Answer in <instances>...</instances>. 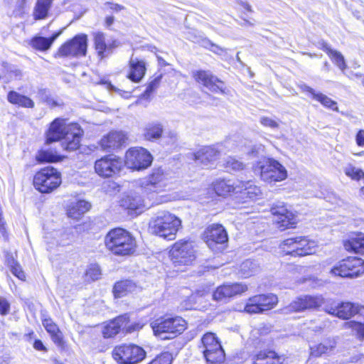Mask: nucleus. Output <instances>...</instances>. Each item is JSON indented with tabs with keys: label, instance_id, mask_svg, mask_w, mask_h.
<instances>
[{
	"label": "nucleus",
	"instance_id": "60",
	"mask_svg": "<svg viewBox=\"0 0 364 364\" xmlns=\"http://www.w3.org/2000/svg\"><path fill=\"white\" fill-rule=\"evenodd\" d=\"M356 143L360 146H364V130H360L356 135Z\"/></svg>",
	"mask_w": 364,
	"mask_h": 364
},
{
	"label": "nucleus",
	"instance_id": "37",
	"mask_svg": "<svg viewBox=\"0 0 364 364\" xmlns=\"http://www.w3.org/2000/svg\"><path fill=\"white\" fill-rule=\"evenodd\" d=\"M136 288V284L131 280H122L115 283L113 287V294L115 297L121 298L128 293L134 291Z\"/></svg>",
	"mask_w": 364,
	"mask_h": 364
},
{
	"label": "nucleus",
	"instance_id": "34",
	"mask_svg": "<svg viewBox=\"0 0 364 364\" xmlns=\"http://www.w3.org/2000/svg\"><path fill=\"white\" fill-rule=\"evenodd\" d=\"M61 31L53 33L50 38L36 36L31 41V46L38 50L45 51L48 50L53 43L60 35Z\"/></svg>",
	"mask_w": 364,
	"mask_h": 364
},
{
	"label": "nucleus",
	"instance_id": "18",
	"mask_svg": "<svg viewBox=\"0 0 364 364\" xmlns=\"http://www.w3.org/2000/svg\"><path fill=\"white\" fill-rule=\"evenodd\" d=\"M319 305L320 299L318 298L305 295L296 298L289 305L283 307L279 311L282 314H290L301 312L306 309H314Z\"/></svg>",
	"mask_w": 364,
	"mask_h": 364
},
{
	"label": "nucleus",
	"instance_id": "17",
	"mask_svg": "<svg viewBox=\"0 0 364 364\" xmlns=\"http://www.w3.org/2000/svg\"><path fill=\"white\" fill-rule=\"evenodd\" d=\"M278 302L273 294L255 295L248 299L245 311L249 314H259L272 309Z\"/></svg>",
	"mask_w": 364,
	"mask_h": 364
},
{
	"label": "nucleus",
	"instance_id": "64",
	"mask_svg": "<svg viewBox=\"0 0 364 364\" xmlns=\"http://www.w3.org/2000/svg\"><path fill=\"white\" fill-rule=\"evenodd\" d=\"M301 89L304 92H309L311 97H313V99H314L315 97V95H317V93L315 92V90L314 89H312L311 87L304 85L301 87Z\"/></svg>",
	"mask_w": 364,
	"mask_h": 364
},
{
	"label": "nucleus",
	"instance_id": "44",
	"mask_svg": "<svg viewBox=\"0 0 364 364\" xmlns=\"http://www.w3.org/2000/svg\"><path fill=\"white\" fill-rule=\"evenodd\" d=\"M343 171L345 174L353 180L358 181L364 177V172L352 164H348Z\"/></svg>",
	"mask_w": 364,
	"mask_h": 364
},
{
	"label": "nucleus",
	"instance_id": "12",
	"mask_svg": "<svg viewBox=\"0 0 364 364\" xmlns=\"http://www.w3.org/2000/svg\"><path fill=\"white\" fill-rule=\"evenodd\" d=\"M331 273L341 277H358L364 274V261L359 257H349L334 266Z\"/></svg>",
	"mask_w": 364,
	"mask_h": 364
},
{
	"label": "nucleus",
	"instance_id": "32",
	"mask_svg": "<svg viewBox=\"0 0 364 364\" xmlns=\"http://www.w3.org/2000/svg\"><path fill=\"white\" fill-rule=\"evenodd\" d=\"M129 65L130 73L128 77L133 82H139L145 74L146 68L144 62L132 58L129 61Z\"/></svg>",
	"mask_w": 364,
	"mask_h": 364
},
{
	"label": "nucleus",
	"instance_id": "7",
	"mask_svg": "<svg viewBox=\"0 0 364 364\" xmlns=\"http://www.w3.org/2000/svg\"><path fill=\"white\" fill-rule=\"evenodd\" d=\"M279 247L286 255L302 257L315 253L317 244L307 237L299 236L284 240Z\"/></svg>",
	"mask_w": 364,
	"mask_h": 364
},
{
	"label": "nucleus",
	"instance_id": "19",
	"mask_svg": "<svg viewBox=\"0 0 364 364\" xmlns=\"http://www.w3.org/2000/svg\"><path fill=\"white\" fill-rule=\"evenodd\" d=\"M195 80L213 92L225 93L224 82L213 75L210 71L197 70L193 72Z\"/></svg>",
	"mask_w": 364,
	"mask_h": 364
},
{
	"label": "nucleus",
	"instance_id": "59",
	"mask_svg": "<svg viewBox=\"0 0 364 364\" xmlns=\"http://www.w3.org/2000/svg\"><path fill=\"white\" fill-rule=\"evenodd\" d=\"M0 234L5 240H6L8 238V235H7L6 228V224L3 221V218L1 217V213H0Z\"/></svg>",
	"mask_w": 364,
	"mask_h": 364
},
{
	"label": "nucleus",
	"instance_id": "5",
	"mask_svg": "<svg viewBox=\"0 0 364 364\" xmlns=\"http://www.w3.org/2000/svg\"><path fill=\"white\" fill-rule=\"evenodd\" d=\"M254 171L267 183L279 182L287 178L286 168L278 161L270 158H264L257 161L254 166Z\"/></svg>",
	"mask_w": 364,
	"mask_h": 364
},
{
	"label": "nucleus",
	"instance_id": "33",
	"mask_svg": "<svg viewBox=\"0 0 364 364\" xmlns=\"http://www.w3.org/2000/svg\"><path fill=\"white\" fill-rule=\"evenodd\" d=\"M42 323L53 341L58 346H62L63 345V334L58 326L50 318H44Z\"/></svg>",
	"mask_w": 364,
	"mask_h": 364
},
{
	"label": "nucleus",
	"instance_id": "57",
	"mask_svg": "<svg viewBox=\"0 0 364 364\" xmlns=\"http://www.w3.org/2000/svg\"><path fill=\"white\" fill-rule=\"evenodd\" d=\"M105 6H109V8L112 10V11H120L123 9H124V6H122V5H120V4H115V3H113V2H106L105 4Z\"/></svg>",
	"mask_w": 364,
	"mask_h": 364
},
{
	"label": "nucleus",
	"instance_id": "26",
	"mask_svg": "<svg viewBox=\"0 0 364 364\" xmlns=\"http://www.w3.org/2000/svg\"><path fill=\"white\" fill-rule=\"evenodd\" d=\"M129 316L124 314L119 316L107 323L102 330V334L105 338H112L115 336L123 326L128 323Z\"/></svg>",
	"mask_w": 364,
	"mask_h": 364
},
{
	"label": "nucleus",
	"instance_id": "16",
	"mask_svg": "<svg viewBox=\"0 0 364 364\" xmlns=\"http://www.w3.org/2000/svg\"><path fill=\"white\" fill-rule=\"evenodd\" d=\"M124 163L120 158L114 155H107L95 163V172L104 178L112 177L120 172Z\"/></svg>",
	"mask_w": 364,
	"mask_h": 364
},
{
	"label": "nucleus",
	"instance_id": "3",
	"mask_svg": "<svg viewBox=\"0 0 364 364\" xmlns=\"http://www.w3.org/2000/svg\"><path fill=\"white\" fill-rule=\"evenodd\" d=\"M181 225V220L169 212L163 211L157 214L149 225L153 234L172 240L175 239L176 233Z\"/></svg>",
	"mask_w": 364,
	"mask_h": 364
},
{
	"label": "nucleus",
	"instance_id": "22",
	"mask_svg": "<svg viewBox=\"0 0 364 364\" xmlns=\"http://www.w3.org/2000/svg\"><path fill=\"white\" fill-rule=\"evenodd\" d=\"M248 287L244 283H232L218 287L213 294L215 301H225L247 291Z\"/></svg>",
	"mask_w": 364,
	"mask_h": 364
},
{
	"label": "nucleus",
	"instance_id": "51",
	"mask_svg": "<svg viewBox=\"0 0 364 364\" xmlns=\"http://www.w3.org/2000/svg\"><path fill=\"white\" fill-rule=\"evenodd\" d=\"M9 265L10 267L11 272L14 276H16L21 280L25 279V274L22 271L21 266L17 262L12 259L11 261L9 262Z\"/></svg>",
	"mask_w": 364,
	"mask_h": 364
},
{
	"label": "nucleus",
	"instance_id": "52",
	"mask_svg": "<svg viewBox=\"0 0 364 364\" xmlns=\"http://www.w3.org/2000/svg\"><path fill=\"white\" fill-rule=\"evenodd\" d=\"M172 355L168 352H164L154 358L149 364H171Z\"/></svg>",
	"mask_w": 364,
	"mask_h": 364
},
{
	"label": "nucleus",
	"instance_id": "36",
	"mask_svg": "<svg viewBox=\"0 0 364 364\" xmlns=\"http://www.w3.org/2000/svg\"><path fill=\"white\" fill-rule=\"evenodd\" d=\"M336 346V342L333 338H328L322 343L312 346L310 348L311 355L318 357L323 354L330 353Z\"/></svg>",
	"mask_w": 364,
	"mask_h": 364
},
{
	"label": "nucleus",
	"instance_id": "9",
	"mask_svg": "<svg viewBox=\"0 0 364 364\" xmlns=\"http://www.w3.org/2000/svg\"><path fill=\"white\" fill-rule=\"evenodd\" d=\"M199 348L208 363L220 364L225 360V352L213 333H207L202 337Z\"/></svg>",
	"mask_w": 364,
	"mask_h": 364
},
{
	"label": "nucleus",
	"instance_id": "2",
	"mask_svg": "<svg viewBox=\"0 0 364 364\" xmlns=\"http://www.w3.org/2000/svg\"><path fill=\"white\" fill-rule=\"evenodd\" d=\"M106 247L114 255L126 256L133 254L136 247L134 237L126 230L114 228L105 237Z\"/></svg>",
	"mask_w": 364,
	"mask_h": 364
},
{
	"label": "nucleus",
	"instance_id": "54",
	"mask_svg": "<svg viewBox=\"0 0 364 364\" xmlns=\"http://www.w3.org/2000/svg\"><path fill=\"white\" fill-rule=\"evenodd\" d=\"M61 238L56 241L58 245H64L67 240H71L73 238V234L70 230H64L60 232Z\"/></svg>",
	"mask_w": 364,
	"mask_h": 364
},
{
	"label": "nucleus",
	"instance_id": "39",
	"mask_svg": "<svg viewBox=\"0 0 364 364\" xmlns=\"http://www.w3.org/2000/svg\"><path fill=\"white\" fill-rule=\"evenodd\" d=\"M282 358L275 352H260L257 355L254 364H281Z\"/></svg>",
	"mask_w": 364,
	"mask_h": 364
},
{
	"label": "nucleus",
	"instance_id": "61",
	"mask_svg": "<svg viewBox=\"0 0 364 364\" xmlns=\"http://www.w3.org/2000/svg\"><path fill=\"white\" fill-rule=\"evenodd\" d=\"M321 49L325 51L328 56H330L336 50L332 49L326 42L323 41L321 43Z\"/></svg>",
	"mask_w": 364,
	"mask_h": 364
},
{
	"label": "nucleus",
	"instance_id": "53",
	"mask_svg": "<svg viewBox=\"0 0 364 364\" xmlns=\"http://www.w3.org/2000/svg\"><path fill=\"white\" fill-rule=\"evenodd\" d=\"M161 78V76H158L149 83L146 90L142 95L144 98L149 97L150 95L159 87Z\"/></svg>",
	"mask_w": 364,
	"mask_h": 364
},
{
	"label": "nucleus",
	"instance_id": "55",
	"mask_svg": "<svg viewBox=\"0 0 364 364\" xmlns=\"http://www.w3.org/2000/svg\"><path fill=\"white\" fill-rule=\"evenodd\" d=\"M142 326V325L136 322L129 323V321L128 323L123 326V331H125L126 333H132L135 331H139Z\"/></svg>",
	"mask_w": 364,
	"mask_h": 364
},
{
	"label": "nucleus",
	"instance_id": "8",
	"mask_svg": "<svg viewBox=\"0 0 364 364\" xmlns=\"http://www.w3.org/2000/svg\"><path fill=\"white\" fill-rule=\"evenodd\" d=\"M167 186V178L163 170L161 168L155 169L149 178L141 183V194L152 201V204L158 203L156 195L165 191Z\"/></svg>",
	"mask_w": 364,
	"mask_h": 364
},
{
	"label": "nucleus",
	"instance_id": "31",
	"mask_svg": "<svg viewBox=\"0 0 364 364\" xmlns=\"http://www.w3.org/2000/svg\"><path fill=\"white\" fill-rule=\"evenodd\" d=\"M91 207L90 203L85 200H78L71 203L67 210L68 218L79 220Z\"/></svg>",
	"mask_w": 364,
	"mask_h": 364
},
{
	"label": "nucleus",
	"instance_id": "35",
	"mask_svg": "<svg viewBox=\"0 0 364 364\" xmlns=\"http://www.w3.org/2000/svg\"><path fill=\"white\" fill-rule=\"evenodd\" d=\"M53 0H37L33 11V18L36 21L47 18Z\"/></svg>",
	"mask_w": 364,
	"mask_h": 364
},
{
	"label": "nucleus",
	"instance_id": "49",
	"mask_svg": "<svg viewBox=\"0 0 364 364\" xmlns=\"http://www.w3.org/2000/svg\"><path fill=\"white\" fill-rule=\"evenodd\" d=\"M101 271L100 267L96 264H92L86 272V279L87 281H95L100 279Z\"/></svg>",
	"mask_w": 364,
	"mask_h": 364
},
{
	"label": "nucleus",
	"instance_id": "42",
	"mask_svg": "<svg viewBox=\"0 0 364 364\" xmlns=\"http://www.w3.org/2000/svg\"><path fill=\"white\" fill-rule=\"evenodd\" d=\"M1 66L4 70L2 71L3 77L6 79V82L12 80L20 79L22 76L21 71L15 65H11L6 62H3Z\"/></svg>",
	"mask_w": 364,
	"mask_h": 364
},
{
	"label": "nucleus",
	"instance_id": "56",
	"mask_svg": "<svg viewBox=\"0 0 364 364\" xmlns=\"http://www.w3.org/2000/svg\"><path fill=\"white\" fill-rule=\"evenodd\" d=\"M164 138H168V140L166 141V143L174 144L178 139V135L175 132L170 131L167 132Z\"/></svg>",
	"mask_w": 364,
	"mask_h": 364
},
{
	"label": "nucleus",
	"instance_id": "10",
	"mask_svg": "<svg viewBox=\"0 0 364 364\" xmlns=\"http://www.w3.org/2000/svg\"><path fill=\"white\" fill-rule=\"evenodd\" d=\"M145 356V350L133 343L117 346L112 350V357L119 364H136L141 362Z\"/></svg>",
	"mask_w": 364,
	"mask_h": 364
},
{
	"label": "nucleus",
	"instance_id": "15",
	"mask_svg": "<svg viewBox=\"0 0 364 364\" xmlns=\"http://www.w3.org/2000/svg\"><path fill=\"white\" fill-rule=\"evenodd\" d=\"M151 155L144 148L134 147L126 152L124 163L129 168L145 169L151 164Z\"/></svg>",
	"mask_w": 364,
	"mask_h": 364
},
{
	"label": "nucleus",
	"instance_id": "13",
	"mask_svg": "<svg viewBox=\"0 0 364 364\" xmlns=\"http://www.w3.org/2000/svg\"><path fill=\"white\" fill-rule=\"evenodd\" d=\"M170 257L175 267L191 264L196 257L193 244L188 241L176 242L170 250Z\"/></svg>",
	"mask_w": 364,
	"mask_h": 364
},
{
	"label": "nucleus",
	"instance_id": "58",
	"mask_svg": "<svg viewBox=\"0 0 364 364\" xmlns=\"http://www.w3.org/2000/svg\"><path fill=\"white\" fill-rule=\"evenodd\" d=\"M9 309V304L5 300L0 299V312L1 314H6Z\"/></svg>",
	"mask_w": 364,
	"mask_h": 364
},
{
	"label": "nucleus",
	"instance_id": "38",
	"mask_svg": "<svg viewBox=\"0 0 364 364\" xmlns=\"http://www.w3.org/2000/svg\"><path fill=\"white\" fill-rule=\"evenodd\" d=\"M7 100L10 103L21 107L28 108L34 107V102L31 99L15 91H10L8 93Z\"/></svg>",
	"mask_w": 364,
	"mask_h": 364
},
{
	"label": "nucleus",
	"instance_id": "46",
	"mask_svg": "<svg viewBox=\"0 0 364 364\" xmlns=\"http://www.w3.org/2000/svg\"><path fill=\"white\" fill-rule=\"evenodd\" d=\"M314 100L320 102L323 106L328 108H331L333 110L337 109L336 102L322 93H317V95H315Z\"/></svg>",
	"mask_w": 364,
	"mask_h": 364
},
{
	"label": "nucleus",
	"instance_id": "1",
	"mask_svg": "<svg viewBox=\"0 0 364 364\" xmlns=\"http://www.w3.org/2000/svg\"><path fill=\"white\" fill-rule=\"evenodd\" d=\"M82 135L83 131L77 124H66L64 119L58 118L50 124L46 134V143L50 144L64 139V149L75 151L79 148Z\"/></svg>",
	"mask_w": 364,
	"mask_h": 364
},
{
	"label": "nucleus",
	"instance_id": "14",
	"mask_svg": "<svg viewBox=\"0 0 364 364\" xmlns=\"http://www.w3.org/2000/svg\"><path fill=\"white\" fill-rule=\"evenodd\" d=\"M87 48V36L81 33L62 45L58 50L57 55L59 57L85 56Z\"/></svg>",
	"mask_w": 364,
	"mask_h": 364
},
{
	"label": "nucleus",
	"instance_id": "47",
	"mask_svg": "<svg viewBox=\"0 0 364 364\" xmlns=\"http://www.w3.org/2000/svg\"><path fill=\"white\" fill-rule=\"evenodd\" d=\"M225 166L228 169L232 171L242 170L245 167V164L242 161L231 156L227 158Z\"/></svg>",
	"mask_w": 364,
	"mask_h": 364
},
{
	"label": "nucleus",
	"instance_id": "6",
	"mask_svg": "<svg viewBox=\"0 0 364 364\" xmlns=\"http://www.w3.org/2000/svg\"><path fill=\"white\" fill-rule=\"evenodd\" d=\"M151 325L154 334L163 340L176 337L186 328V321L180 316L161 317L156 319Z\"/></svg>",
	"mask_w": 364,
	"mask_h": 364
},
{
	"label": "nucleus",
	"instance_id": "48",
	"mask_svg": "<svg viewBox=\"0 0 364 364\" xmlns=\"http://www.w3.org/2000/svg\"><path fill=\"white\" fill-rule=\"evenodd\" d=\"M329 57L343 72L346 70L347 65L341 53L336 50Z\"/></svg>",
	"mask_w": 364,
	"mask_h": 364
},
{
	"label": "nucleus",
	"instance_id": "24",
	"mask_svg": "<svg viewBox=\"0 0 364 364\" xmlns=\"http://www.w3.org/2000/svg\"><path fill=\"white\" fill-rule=\"evenodd\" d=\"M127 139V134L122 131H112L101 139L100 144L104 151H111L123 146Z\"/></svg>",
	"mask_w": 364,
	"mask_h": 364
},
{
	"label": "nucleus",
	"instance_id": "43",
	"mask_svg": "<svg viewBox=\"0 0 364 364\" xmlns=\"http://www.w3.org/2000/svg\"><path fill=\"white\" fill-rule=\"evenodd\" d=\"M28 0H15L13 6L12 15L17 18H23L28 14Z\"/></svg>",
	"mask_w": 364,
	"mask_h": 364
},
{
	"label": "nucleus",
	"instance_id": "45",
	"mask_svg": "<svg viewBox=\"0 0 364 364\" xmlns=\"http://www.w3.org/2000/svg\"><path fill=\"white\" fill-rule=\"evenodd\" d=\"M58 156L48 150H41L36 155V160L39 162H55L58 160Z\"/></svg>",
	"mask_w": 364,
	"mask_h": 364
},
{
	"label": "nucleus",
	"instance_id": "27",
	"mask_svg": "<svg viewBox=\"0 0 364 364\" xmlns=\"http://www.w3.org/2000/svg\"><path fill=\"white\" fill-rule=\"evenodd\" d=\"M146 205L145 199L139 193H131L121 200V206L131 210H136Z\"/></svg>",
	"mask_w": 364,
	"mask_h": 364
},
{
	"label": "nucleus",
	"instance_id": "63",
	"mask_svg": "<svg viewBox=\"0 0 364 364\" xmlns=\"http://www.w3.org/2000/svg\"><path fill=\"white\" fill-rule=\"evenodd\" d=\"M326 311L328 314L334 315L338 317V304H336L334 306L327 307Z\"/></svg>",
	"mask_w": 364,
	"mask_h": 364
},
{
	"label": "nucleus",
	"instance_id": "4",
	"mask_svg": "<svg viewBox=\"0 0 364 364\" xmlns=\"http://www.w3.org/2000/svg\"><path fill=\"white\" fill-rule=\"evenodd\" d=\"M338 317L342 319H349L357 316L358 320L350 321L346 324L355 332L358 338L364 340V306L351 302L338 303Z\"/></svg>",
	"mask_w": 364,
	"mask_h": 364
},
{
	"label": "nucleus",
	"instance_id": "62",
	"mask_svg": "<svg viewBox=\"0 0 364 364\" xmlns=\"http://www.w3.org/2000/svg\"><path fill=\"white\" fill-rule=\"evenodd\" d=\"M33 347L37 350L46 351V348L44 346L43 343L40 340H36L33 343Z\"/></svg>",
	"mask_w": 364,
	"mask_h": 364
},
{
	"label": "nucleus",
	"instance_id": "30",
	"mask_svg": "<svg viewBox=\"0 0 364 364\" xmlns=\"http://www.w3.org/2000/svg\"><path fill=\"white\" fill-rule=\"evenodd\" d=\"M164 126L159 122L147 123L143 129V136L146 140L154 141L161 138Z\"/></svg>",
	"mask_w": 364,
	"mask_h": 364
},
{
	"label": "nucleus",
	"instance_id": "28",
	"mask_svg": "<svg viewBox=\"0 0 364 364\" xmlns=\"http://www.w3.org/2000/svg\"><path fill=\"white\" fill-rule=\"evenodd\" d=\"M239 185L237 193H240L243 199L255 200L262 195L260 188L251 181H239Z\"/></svg>",
	"mask_w": 364,
	"mask_h": 364
},
{
	"label": "nucleus",
	"instance_id": "41",
	"mask_svg": "<svg viewBox=\"0 0 364 364\" xmlns=\"http://www.w3.org/2000/svg\"><path fill=\"white\" fill-rule=\"evenodd\" d=\"M259 271V264L255 260L247 259L240 264V272L244 277H251Z\"/></svg>",
	"mask_w": 364,
	"mask_h": 364
},
{
	"label": "nucleus",
	"instance_id": "50",
	"mask_svg": "<svg viewBox=\"0 0 364 364\" xmlns=\"http://www.w3.org/2000/svg\"><path fill=\"white\" fill-rule=\"evenodd\" d=\"M259 123L264 127H269L274 130L279 128L280 121L267 116H262L259 118Z\"/></svg>",
	"mask_w": 364,
	"mask_h": 364
},
{
	"label": "nucleus",
	"instance_id": "20",
	"mask_svg": "<svg viewBox=\"0 0 364 364\" xmlns=\"http://www.w3.org/2000/svg\"><path fill=\"white\" fill-rule=\"evenodd\" d=\"M191 159L203 168L210 167L214 165L219 158L220 151L213 146H203L196 153L191 154Z\"/></svg>",
	"mask_w": 364,
	"mask_h": 364
},
{
	"label": "nucleus",
	"instance_id": "11",
	"mask_svg": "<svg viewBox=\"0 0 364 364\" xmlns=\"http://www.w3.org/2000/svg\"><path fill=\"white\" fill-rule=\"evenodd\" d=\"M61 183L60 173L53 167L48 166L37 172L33 178L35 188L41 193H50Z\"/></svg>",
	"mask_w": 364,
	"mask_h": 364
},
{
	"label": "nucleus",
	"instance_id": "29",
	"mask_svg": "<svg viewBox=\"0 0 364 364\" xmlns=\"http://www.w3.org/2000/svg\"><path fill=\"white\" fill-rule=\"evenodd\" d=\"M217 195L226 196L232 193H237L240 188L239 182L235 183L231 180L218 179L213 184Z\"/></svg>",
	"mask_w": 364,
	"mask_h": 364
},
{
	"label": "nucleus",
	"instance_id": "40",
	"mask_svg": "<svg viewBox=\"0 0 364 364\" xmlns=\"http://www.w3.org/2000/svg\"><path fill=\"white\" fill-rule=\"evenodd\" d=\"M345 249L355 253L364 254V235L352 238L344 242Z\"/></svg>",
	"mask_w": 364,
	"mask_h": 364
},
{
	"label": "nucleus",
	"instance_id": "21",
	"mask_svg": "<svg viewBox=\"0 0 364 364\" xmlns=\"http://www.w3.org/2000/svg\"><path fill=\"white\" fill-rule=\"evenodd\" d=\"M92 36L95 48L101 59L108 57L112 53L113 50L119 46V43L115 39L106 41L105 35L101 31L94 32Z\"/></svg>",
	"mask_w": 364,
	"mask_h": 364
},
{
	"label": "nucleus",
	"instance_id": "23",
	"mask_svg": "<svg viewBox=\"0 0 364 364\" xmlns=\"http://www.w3.org/2000/svg\"><path fill=\"white\" fill-rule=\"evenodd\" d=\"M271 212L274 217V221L279 225V227L283 228V230L292 228L293 225L296 223V215L284 205H276L272 207Z\"/></svg>",
	"mask_w": 364,
	"mask_h": 364
},
{
	"label": "nucleus",
	"instance_id": "25",
	"mask_svg": "<svg viewBox=\"0 0 364 364\" xmlns=\"http://www.w3.org/2000/svg\"><path fill=\"white\" fill-rule=\"evenodd\" d=\"M205 239L210 248H213L215 244H223L228 241V234L223 225L213 224L207 228L205 232Z\"/></svg>",
	"mask_w": 364,
	"mask_h": 364
}]
</instances>
